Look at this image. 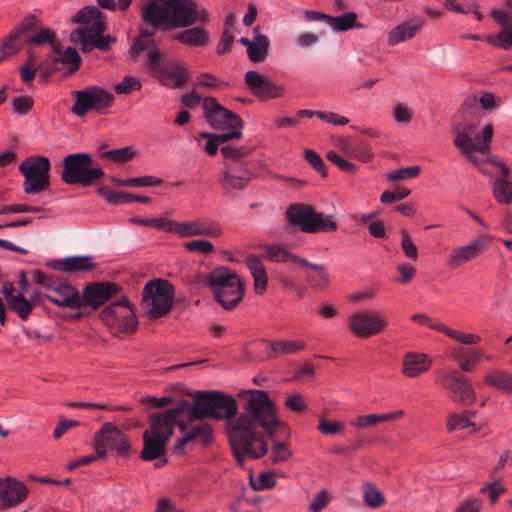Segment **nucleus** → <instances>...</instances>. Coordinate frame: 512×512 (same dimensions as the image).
<instances>
[{
    "label": "nucleus",
    "mask_w": 512,
    "mask_h": 512,
    "mask_svg": "<svg viewBox=\"0 0 512 512\" xmlns=\"http://www.w3.org/2000/svg\"><path fill=\"white\" fill-rule=\"evenodd\" d=\"M144 69L161 84L173 89L184 86L191 77L190 71L179 60H165L159 50L146 54Z\"/></svg>",
    "instance_id": "7"
},
{
    "label": "nucleus",
    "mask_w": 512,
    "mask_h": 512,
    "mask_svg": "<svg viewBox=\"0 0 512 512\" xmlns=\"http://www.w3.org/2000/svg\"><path fill=\"white\" fill-rule=\"evenodd\" d=\"M170 13V26L186 28L199 22H209V13L205 8L199 9L195 0H165Z\"/></svg>",
    "instance_id": "15"
},
{
    "label": "nucleus",
    "mask_w": 512,
    "mask_h": 512,
    "mask_svg": "<svg viewBox=\"0 0 512 512\" xmlns=\"http://www.w3.org/2000/svg\"><path fill=\"white\" fill-rule=\"evenodd\" d=\"M142 87L139 79L132 76H125L120 83L115 85L114 90L118 95L129 94L134 90H140Z\"/></svg>",
    "instance_id": "62"
},
{
    "label": "nucleus",
    "mask_w": 512,
    "mask_h": 512,
    "mask_svg": "<svg viewBox=\"0 0 512 512\" xmlns=\"http://www.w3.org/2000/svg\"><path fill=\"white\" fill-rule=\"evenodd\" d=\"M436 331L441 332L453 340L465 345H476L481 340L480 336L477 334L464 333L462 331L452 329L446 324L436 326Z\"/></svg>",
    "instance_id": "41"
},
{
    "label": "nucleus",
    "mask_w": 512,
    "mask_h": 512,
    "mask_svg": "<svg viewBox=\"0 0 512 512\" xmlns=\"http://www.w3.org/2000/svg\"><path fill=\"white\" fill-rule=\"evenodd\" d=\"M330 494L328 490L321 489L318 493L315 494L313 500L309 505L310 512H322L330 502Z\"/></svg>",
    "instance_id": "64"
},
{
    "label": "nucleus",
    "mask_w": 512,
    "mask_h": 512,
    "mask_svg": "<svg viewBox=\"0 0 512 512\" xmlns=\"http://www.w3.org/2000/svg\"><path fill=\"white\" fill-rule=\"evenodd\" d=\"M220 151L224 156L225 167L228 165H235L236 163L244 165L242 160L246 158L250 153V149L246 146L234 147L231 145H226L222 146Z\"/></svg>",
    "instance_id": "42"
},
{
    "label": "nucleus",
    "mask_w": 512,
    "mask_h": 512,
    "mask_svg": "<svg viewBox=\"0 0 512 512\" xmlns=\"http://www.w3.org/2000/svg\"><path fill=\"white\" fill-rule=\"evenodd\" d=\"M249 398L243 407V413L226 422L233 456L240 466L247 458L259 459L267 454L268 445L256 430L261 427L269 437L273 438L281 432L284 438L290 437V428L285 421L278 418L275 403L264 390H249Z\"/></svg>",
    "instance_id": "1"
},
{
    "label": "nucleus",
    "mask_w": 512,
    "mask_h": 512,
    "mask_svg": "<svg viewBox=\"0 0 512 512\" xmlns=\"http://www.w3.org/2000/svg\"><path fill=\"white\" fill-rule=\"evenodd\" d=\"M304 158L310 166L321 175L322 178L327 177L326 165L317 152L312 149H305Z\"/></svg>",
    "instance_id": "59"
},
{
    "label": "nucleus",
    "mask_w": 512,
    "mask_h": 512,
    "mask_svg": "<svg viewBox=\"0 0 512 512\" xmlns=\"http://www.w3.org/2000/svg\"><path fill=\"white\" fill-rule=\"evenodd\" d=\"M246 266L253 277L256 293L262 294L266 290L268 282L267 273L262 261L255 255H249L246 259Z\"/></svg>",
    "instance_id": "33"
},
{
    "label": "nucleus",
    "mask_w": 512,
    "mask_h": 512,
    "mask_svg": "<svg viewBox=\"0 0 512 512\" xmlns=\"http://www.w3.org/2000/svg\"><path fill=\"white\" fill-rule=\"evenodd\" d=\"M365 504L370 508H377L385 503V498L382 492L374 487L371 483L364 485L363 494Z\"/></svg>",
    "instance_id": "53"
},
{
    "label": "nucleus",
    "mask_w": 512,
    "mask_h": 512,
    "mask_svg": "<svg viewBox=\"0 0 512 512\" xmlns=\"http://www.w3.org/2000/svg\"><path fill=\"white\" fill-rule=\"evenodd\" d=\"M75 102L71 112L78 117L85 116L90 111L103 114L114 103V95L96 85L87 86L74 93Z\"/></svg>",
    "instance_id": "12"
},
{
    "label": "nucleus",
    "mask_w": 512,
    "mask_h": 512,
    "mask_svg": "<svg viewBox=\"0 0 512 512\" xmlns=\"http://www.w3.org/2000/svg\"><path fill=\"white\" fill-rule=\"evenodd\" d=\"M494 134V127L492 124H487L482 129L480 134H475L470 142V153L464 154L470 161L477 164L474 153L480 152L483 155H487L490 151V143Z\"/></svg>",
    "instance_id": "31"
},
{
    "label": "nucleus",
    "mask_w": 512,
    "mask_h": 512,
    "mask_svg": "<svg viewBox=\"0 0 512 512\" xmlns=\"http://www.w3.org/2000/svg\"><path fill=\"white\" fill-rule=\"evenodd\" d=\"M285 216L290 225L298 227L304 233L333 232L338 227L332 215L317 212L307 204H291L286 209Z\"/></svg>",
    "instance_id": "8"
},
{
    "label": "nucleus",
    "mask_w": 512,
    "mask_h": 512,
    "mask_svg": "<svg viewBox=\"0 0 512 512\" xmlns=\"http://www.w3.org/2000/svg\"><path fill=\"white\" fill-rule=\"evenodd\" d=\"M484 380L489 386L512 393V373L507 370L491 369L485 374Z\"/></svg>",
    "instance_id": "36"
},
{
    "label": "nucleus",
    "mask_w": 512,
    "mask_h": 512,
    "mask_svg": "<svg viewBox=\"0 0 512 512\" xmlns=\"http://www.w3.org/2000/svg\"><path fill=\"white\" fill-rule=\"evenodd\" d=\"M357 15L355 12H347L341 16H329L328 26L337 31H347L356 25Z\"/></svg>",
    "instance_id": "51"
},
{
    "label": "nucleus",
    "mask_w": 512,
    "mask_h": 512,
    "mask_svg": "<svg viewBox=\"0 0 512 512\" xmlns=\"http://www.w3.org/2000/svg\"><path fill=\"white\" fill-rule=\"evenodd\" d=\"M345 152L348 155H350L354 158H357L358 160H360L362 162H368L373 157V153L371 152L369 145H367L366 143H363V142L359 143L356 146H352V145L346 146Z\"/></svg>",
    "instance_id": "60"
},
{
    "label": "nucleus",
    "mask_w": 512,
    "mask_h": 512,
    "mask_svg": "<svg viewBox=\"0 0 512 512\" xmlns=\"http://www.w3.org/2000/svg\"><path fill=\"white\" fill-rule=\"evenodd\" d=\"M430 366L431 360L426 354L409 352L404 355L402 373L415 378L428 371Z\"/></svg>",
    "instance_id": "27"
},
{
    "label": "nucleus",
    "mask_w": 512,
    "mask_h": 512,
    "mask_svg": "<svg viewBox=\"0 0 512 512\" xmlns=\"http://www.w3.org/2000/svg\"><path fill=\"white\" fill-rule=\"evenodd\" d=\"M270 40L266 35H258L254 38L251 48L247 51L250 61L253 63L264 62L268 57Z\"/></svg>",
    "instance_id": "38"
},
{
    "label": "nucleus",
    "mask_w": 512,
    "mask_h": 512,
    "mask_svg": "<svg viewBox=\"0 0 512 512\" xmlns=\"http://www.w3.org/2000/svg\"><path fill=\"white\" fill-rule=\"evenodd\" d=\"M106 198L110 204L114 205L134 202L149 204L151 202V198L148 196H140L124 191L109 192Z\"/></svg>",
    "instance_id": "45"
},
{
    "label": "nucleus",
    "mask_w": 512,
    "mask_h": 512,
    "mask_svg": "<svg viewBox=\"0 0 512 512\" xmlns=\"http://www.w3.org/2000/svg\"><path fill=\"white\" fill-rule=\"evenodd\" d=\"M62 165L61 180L67 185L90 187L105 175L101 167L93 166L92 156L84 152L66 155Z\"/></svg>",
    "instance_id": "5"
},
{
    "label": "nucleus",
    "mask_w": 512,
    "mask_h": 512,
    "mask_svg": "<svg viewBox=\"0 0 512 512\" xmlns=\"http://www.w3.org/2000/svg\"><path fill=\"white\" fill-rule=\"evenodd\" d=\"M54 63L61 62L63 64L71 65L70 72H75L79 69L81 63V57L77 50L72 47H67L61 57H55Z\"/></svg>",
    "instance_id": "56"
},
{
    "label": "nucleus",
    "mask_w": 512,
    "mask_h": 512,
    "mask_svg": "<svg viewBox=\"0 0 512 512\" xmlns=\"http://www.w3.org/2000/svg\"><path fill=\"white\" fill-rule=\"evenodd\" d=\"M40 24L41 19L38 16L28 14L13 29L18 32L21 38L25 37L26 39L27 36L35 33L40 28Z\"/></svg>",
    "instance_id": "48"
},
{
    "label": "nucleus",
    "mask_w": 512,
    "mask_h": 512,
    "mask_svg": "<svg viewBox=\"0 0 512 512\" xmlns=\"http://www.w3.org/2000/svg\"><path fill=\"white\" fill-rule=\"evenodd\" d=\"M401 248L404 255L412 260L416 261L418 259V248L414 244L412 237L406 229L401 230Z\"/></svg>",
    "instance_id": "58"
},
{
    "label": "nucleus",
    "mask_w": 512,
    "mask_h": 512,
    "mask_svg": "<svg viewBox=\"0 0 512 512\" xmlns=\"http://www.w3.org/2000/svg\"><path fill=\"white\" fill-rule=\"evenodd\" d=\"M33 278L36 284L47 290L44 297L56 306L70 309L81 308L79 291L66 281L59 279L54 274H46L41 270H34Z\"/></svg>",
    "instance_id": "9"
},
{
    "label": "nucleus",
    "mask_w": 512,
    "mask_h": 512,
    "mask_svg": "<svg viewBox=\"0 0 512 512\" xmlns=\"http://www.w3.org/2000/svg\"><path fill=\"white\" fill-rule=\"evenodd\" d=\"M10 309L15 312L22 320H27L34 305L29 302L22 294H17L8 302Z\"/></svg>",
    "instance_id": "50"
},
{
    "label": "nucleus",
    "mask_w": 512,
    "mask_h": 512,
    "mask_svg": "<svg viewBox=\"0 0 512 512\" xmlns=\"http://www.w3.org/2000/svg\"><path fill=\"white\" fill-rule=\"evenodd\" d=\"M141 19L152 27L170 26V13L165 0H149L141 8Z\"/></svg>",
    "instance_id": "24"
},
{
    "label": "nucleus",
    "mask_w": 512,
    "mask_h": 512,
    "mask_svg": "<svg viewBox=\"0 0 512 512\" xmlns=\"http://www.w3.org/2000/svg\"><path fill=\"white\" fill-rule=\"evenodd\" d=\"M93 446L98 456L107 455V449L115 451L120 456H127L130 444L126 436L112 423H105L94 435Z\"/></svg>",
    "instance_id": "16"
},
{
    "label": "nucleus",
    "mask_w": 512,
    "mask_h": 512,
    "mask_svg": "<svg viewBox=\"0 0 512 512\" xmlns=\"http://www.w3.org/2000/svg\"><path fill=\"white\" fill-rule=\"evenodd\" d=\"M492 193L497 202L501 204L512 203V181L496 179L493 183Z\"/></svg>",
    "instance_id": "46"
},
{
    "label": "nucleus",
    "mask_w": 512,
    "mask_h": 512,
    "mask_svg": "<svg viewBox=\"0 0 512 512\" xmlns=\"http://www.w3.org/2000/svg\"><path fill=\"white\" fill-rule=\"evenodd\" d=\"M481 355L479 350L467 351L462 347H456L451 350L452 359L463 372H471L480 362Z\"/></svg>",
    "instance_id": "35"
},
{
    "label": "nucleus",
    "mask_w": 512,
    "mask_h": 512,
    "mask_svg": "<svg viewBox=\"0 0 512 512\" xmlns=\"http://www.w3.org/2000/svg\"><path fill=\"white\" fill-rule=\"evenodd\" d=\"M267 346V358L275 359L281 355L295 354L306 348V342L303 340H262Z\"/></svg>",
    "instance_id": "26"
},
{
    "label": "nucleus",
    "mask_w": 512,
    "mask_h": 512,
    "mask_svg": "<svg viewBox=\"0 0 512 512\" xmlns=\"http://www.w3.org/2000/svg\"><path fill=\"white\" fill-rule=\"evenodd\" d=\"M476 416V412L471 410H464L460 413H454L448 416L446 421V427L448 431L462 430L468 427H474L475 423L473 419Z\"/></svg>",
    "instance_id": "39"
},
{
    "label": "nucleus",
    "mask_w": 512,
    "mask_h": 512,
    "mask_svg": "<svg viewBox=\"0 0 512 512\" xmlns=\"http://www.w3.org/2000/svg\"><path fill=\"white\" fill-rule=\"evenodd\" d=\"M242 137V133L234 132V133H222L219 135H214L212 139H209L205 145V152L212 156L217 152L218 146L231 140V139H240Z\"/></svg>",
    "instance_id": "52"
},
{
    "label": "nucleus",
    "mask_w": 512,
    "mask_h": 512,
    "mask_svg": "<svg viewBox=\"0 0 512 512\" xmlns=\"http://www.w3.org/2000/svg\"><path fill=\"white\" fill-rule=\"evenodd\" d=\"M135 156V151L131 147H123L119 149L105 151L101 154V158L109 159L115 163H124Z\"/></svg>",
    "instance_id": "55"
},
{
    "label": "nucleus",
    "mask_w": 512,
    "mask_h": 512,
    "mask_svg": "<svg viewBox=\"0 0 512 512\" xmlns=\"http://www.w3.org/2000/svg\"><path fill=\"white\" fill-rule=\"evenodd\" d=\"M266 257L275 263H293L298 266L308 265V260L298 257L281 245H266Z\"/></svg>",
    "instance_id": "34"
},
{
    "label": "nucleus",
    "mask_w": 512,
    "mask_h": 512,
    "mask_svg": "<svg viewBox=\"0 0 512 512\" xmlns=\"http://www.w3.org/2000/svg\"><path fill=\"white\" fill-rule=\"evenodd\" d=\"M388 326L386 318L377 311L361 310L349 317V329L359 338H369L381 333Z\"/></svg>",
    "instance_id": "17"
},
{
    "label": "nucleus",
    "mask_w": 512,
    "mask_h": 512,
    "mask_svg": "<svg viewBox=\"0 0 512 512\" xmlns=\"http://www.w3.org/2000/svg\"><path fill=\"white\" fill-rule=\"evenodd\" d=\"M254 178L253 172L246 165H228L219 174L218 182L225 196L235 191H243Z\"/></svg>",
    "instance_id": "20"
},
{
    "label": "nucleus",
    "mask_w": 512,
    "mask_h": 512,
    "mask_svg": "<svg viewBox=\"0 0 512 512\" xmlns=\"http://www.w3.org/2000/svg\"><path fill=\"white\" fill-rule=\"evenodd\" d=\"M113 181L119 186L126 187H154L162 184L163 182L162 179L150 175L128 179L114 178Z\"/></svg>",
    "instance_id": "47"
},
{
    "label": "nucleus",
    "mask_w": 512,
    "mask_h": 512,
    "mask_svg": "<svg viewBox=\"0 0 512 512\" xmlns=\"http://www.w3.org/2000/svg\"><path fill=\"white\" fill-rule=\"evenodd\" d=\"M477 132V125L467 124L459 130L454 139V145L461 150L463 154L470 153V142Z\"/></svg>",
    "instance_id": "44"
},
{
    "label": "nucleus",
    "mask_w": 512,
    "mask_h": 512,
    "mask_svg": "<svg viewBox=\"0 0 512 512\" xmlns=\"http://www.w3.org/2000/svg\"><path fill=\"white\" fill-rule=\"evenodd\" d=\"M291 457H292V451L288 447L287 442H285V441H283V442L274 441L273 442V446H272V450H271V458H272V462L274 464L279 463V462H285V461L289 460Z\"/></svg>",
    "instance_id": "57"
},
{
    "label": "nucleus",
    "mask_w": 512,
    "mask_h": 512,
    "mask_svg": "<svg viewBox=\"0 0 512 512\" xmlns=\"http://www.w3.org/2000/svg\"><path fill=\"white\" fill-rule=\"evenodd\" d=\"M28 493L29 490L22 481L11 476L0 478V512L23 503Z\"/></svg>",
    "instance_id": "21"
},
{
    "label": "nucleus",
    "mask_w": 512,
    "mask_h": 512,
    "mask_svg": "<svg viewBox=\"0 0 512 512\" xmlns=\"http://www.w3.org/2000/svg\"><path fill=\"white\" fill-rule=\"evenodd\" d=\"M487 42L493 47L509 50L512 48V28L504 29L494 36H487Z\"/></svg>",
    "instance_id": "54"
},
{
    "label": "nucleus",
    "mask_w": 512,
    "mask_h": 512,
    "mask_svg": "<svg viewBox=\"0 0 512 512\" xmlns=\"http://www.w3.org/2000/svg\"><path fill=\"white\" fill-rule=\"evenodd\" d=\"M244 81L250 92L260 101L280 98L285 94V87L258 71L249 70L245 73Z\"/></svg>",
    "instance_id": "19"
},
{
    "label": "nucleus",
    "mask_w": 512,
    "mask_h": 512,
    "mask_svg": "<svg viewBox=\"0 0 512 512\" xmlns=\"http://www.w3.org/2000/svg\"><path fill=\"white\" fill-rule=\"evenodd\" d=\"M187 29L177 33L174 40L190 47H205L209 43V33L199 26L186 27Z\"/></svg>",
    "instance_id": "30"
},
{
    "label": "nucleus",
    "mask_w": 512,
    "mask_h": 512,
    "mask_svg": "<svg viewBox=\"0 0 512 512\" xmlns=\"http://www.w3.org/2000/svg\"><path fill=\"white\" fill-rule=\"evenodd\" d=\"M424 24V19L414 18L397 25L388 34V45L395 46L414 38L423 28Z\"/></svg>",
    "instance_id": "25"
},
{
    "label": "nucleus",
    "mask_w": 512,
    "mask_h": 512,
    "mask_svg": "<svg viewBox=\"0 0 512 512\" xmlns=\"http://www.w3.org/2000/svg\"><path fill=\"white\" fill-rule=\"evenodd\" d=\"M284 406L295 413H303L307 410L308 405L300 393H293L289 397L286 398L284 402Z\"/></svg>",
    "instance_id": "63"
},
{
    "label": "nucleus",
    "mask_w": 512,
    "mask_h": 512,
    "mask_svg": "<svg viewBox=\"0 0 512 512\" xmlns=\"http://www.w3.org/2000/svg\"><path fill=\"white\" fill-rule=\"evenodd\" d=\"M100 317L109 330L116 333H133L138 326L133 308L127 298L115 301L107 306Z\"/></svg>",
    "instance_id": "13"
},
{
    "label": "nucleus",
    "mask_w": 512,
    "mask_h": 512,
    "mask_svg": "<svg viewBox=\"0 0 512 512\" xmlns=\"http://www.w3.org/2000/svg\"><path fill=\"white\" fill-rule=\"evenodd\" d=\"M492 238L493 236L489 234H483L466 245L453 248L446 259V266L451 270H455L466 263L476 260L486 252Z\"/></svg>",
    "instance_id": "18"
},
{
    "label": "nucleus",
    "mask_w": 512,
    "mask_h": 512,
    "mask_svg": "<svg viewBox=\"0 0 512 512\" xmlns=\"http://www.w3.org/2000/svg\"><path fill=\"white\" fill-rule=\"evenodd\" d=\"M192 405L188 400L182 399L179 403L164 412L152 415L149 418V429L143 433V449L140 458L144 461H153L162 458L166 454V446L173 435L177 425L184 432L186 429L185 418L191 420Z\"/></svg>",
    "instance_id": "2"
},
{
    "label": "nucleus",
    "mask_w": 512,
    "mask_h": 512,
    "mask_svg": "<svg viewBox=\"0 0 512 512\" xmlns=\"http://www.w3.org/2000/svg\"><path fill=\"white\" fill-rule=\"evenodd\" d=\"M72 22L85 25L77 28L70 35L71 41L80 44L84 52L94 48L107 51L110 44L116 42V38L111 35L102 36L106 30V16L94 5L81 8L72 17Z\"/></svg>",
    "instance_id": "3"
},
{
    "label": "nucleus",
    "mask_w": 512,
    "mask_h": 512,
    "mask_svg": "<svg viewBox=\"0 0 512 512\" xmlns=\"http://www.w3.org/2000/svg\"><path fill=\"white\" fill-rule=\"evenodd\" d=\"M52 267L58 271L75 273L92 270L96 267V264L93 262L92 256L84 255L56 260L53 262Z\"/></svg>",
    "instance_id": "28"
},
{
    "label": "nucleus",
    "mask_w": 512,
    "mask_h": 512,
    "mask_svg": "<svg viewBox=\"0 0 512 512\" xmlns=\"http://www.w3.org/2000/svg\"><path fill=\"white\" fill-rule=\"evenodd\" d=\"M233 286V288L226 286L213 293L215 300L225 310L234 309L243 299L245 288L241 280L239 279L237 282H234Z\"/></svg>",
    "instance_id": "29"
},
{
    "label": "nucleus",
    "mask_w": 512,
    "mask_h": 512,
    "mask_svg": "<svg viewBox=\"0 0 512 512\" xmlns=\"http://www.w3.org/2000/svg\"><path fill=\"white\" fill-rule=\"evenodd\" d=\"M239 280V277L236 273H233L230 269L227 267H218L215 268L210 272V274L207 277V285L210 287L212 292H217L222 288L227 287L233 288V283L237 282Z\"/></svg>",
    "instance_id": "32"
},
{
    "label": "nucleus",
    "mask_w": 512,
    "mask_h": 512,
    "mask_svg": "<svg viewBox=\"0 0 512 512\" xmlns=\"http://www.w3.org/2000/svg\"><path fill=\"white\" fill-rule=\"evenodd\" d=\"M174 227V233L180 237L208 236L217 238L223 233L219 224L209 223L200 218L191 221L177 222Z\"/></svg>",
    "instance_id": "23"
},
{
    "label": "nucleus",
    "mask_w": 512,
    "mask_h": 512,
    "mask_svg": "<svg viewBox=\"0 0 512 512\" xmlns=\"http://www.w3.org/2000/svg\"><path fill=\"white\" fill-rule=\"evenodd\" d=\"M300 266L309 269V271L306 273V281L311 287L322 290L328 286L329 275L326 272L325 266L320 264H312L309 261L308 265Z\"/></svg>",
    "instance_id": "37"
},
{
    "label": "nucleus",
    "mask_w": 512,
    "mask_h": 512,
    "mask_svg": "<svg viewBox=\"0 0 512 512\" xmlns=\"http://www.w3.org/2000/svg\"><path fill=\"white\" fill-rule=\"evenodd\" d=\"M203 113L209 125L224 133H242L243 120L233 111L226 109L214 97L203 99Z\"/></svg>",
    "instance_id": "14"
},
{
    "label": "nucleus",
    "mask_w": 512,
    "mask_h": 512,
    "mask_svg": "<svg viewBox=\"0 0 512 512\" xmlns=\"http://www.w3.org/2000/svg\"><path fill=\"white\" fill-rule=\"evenodd\" d=\"M119 290V286L112 282L90 283L84 288L83 294L80 295L81 307L87 304L95 310L117 295Z\"/></svg>",
    "instance_id": "22"
},
{
    "label": "nucleus",
    "mask_w": 512,
    "mask_h": 512,
    "mask_svg": "<svg viewBox=\"0 0 512 512\" xmlns=\"http://www.w3.org/2000/svg\"><path fill=\"white\" fill-rule=\"evenodd\" d=\"M421 172L420 166L404 167L387 174V179L391 181H402L417 177Z\"/></svg>",
    "instance_id": "61"
},
{
    "label": "nucleus",
    "mask_w": 512,
    "mask_h": 512,
    "mask_svg": "<svg viewBox=\"0 0 512 512\" xmlns=\"http://www.w3.org/2000/svg\"><path fill=\"white\" fill-rule=\"evenodd\" d=\"M238 411L236 400L220 391H196L191 410V420H231Z\"/></svg>",
    "instance_id": "4"
},
{
    "label": "nucleus",
    "mask_w": 512,
    "mask_h": 512,
    "mask_svg": "<svg viewBox=\"0 0 512 512\" xmlns=\"http://www.w3.org/2000/svg\"><path fill=\"white\" fill-rule=\"evenodd\" d=\"M50 168L51 162L46 156H31L23 160L19 165V171L24 176V192L36 194L48 189Z\"/></svg>",
    "instance_id": "11"
},
{
    "label": "nucleus",
    "mask_w": 512,
    "mask_h": 512,
    "mask_svg": "<svg viewBox=\"0 0 512 512\" xmlns=\"http://www.w3.org/2000/svg\"><path fill=\"white\" fill-rule=\"evenodd\" d=\"M433 381L439 389L447 393L454 403L470 406L476 401V393L469 380L456 369L435 370Z\"/></svg>",
    "instance_id": "10"
},
{
    "label": "nucleus",
    "mask_w": 512,
    "mask_h": 512,
    "mask_svg": "<svg viewBox=\"0 0 512 512\" xmlns=\"http://www.w3.org/2000/svg\"><path fill=\"white\" fill-rule=\"evenodd\" d=\"M56 34L49 28L40 27L35 33L27 36L25 44L28 46L48 45L55 41Z\"/></svg>",
    "instance_id": "49"
},
{
    "label": "nucleus",
    "mask_w": 512,
    "mask_h": 512,
    "mask_svg": "<svg viewBox=\"0 0 512 512\" xmlns=\"http://www.w3.org/2000/svg\"><path fill=\"white\" fill-rule=\"evenodd\" d=\"M22 47V38L17 31L11 29L8 35L2 40L0 52L4 54V57L9 58L21 51Z\"/></svg>",
    "instance_id": "43"
},
{
    "label": "nucleus",
    "mask_w": 512,
    "mask_h": 512,
    "mask_svg": "<svg viewBox=\"0 0 512 512\" xmlns=\"http://www.w3.org/2000/svg\"><path fill=\"white\" fill-rule=\"evenodd\" d=\"M174 297L175 288L169 281L160 278L148 281L141 301L145 316L150 320L165 316L172 308Z\"/></svg>",
    "instance_id": "6"
},
{
    "label": "nucleus",
    "mask_w": 512,
    "mask_h": 512,
    "mask_svg": "<svg viewBox=\"0 0 512 512\" xmlns=\"http://www.w3.org/2000/svg\"><path fill=\"white\" fill-rule=\"evenodd\" d=\"M186 434L191 442L198 441L202 447L209 446L214 440L213 429L206 423L193 426Z\"/></svg>",
    "instance_id": "40"
}]
</instances>
